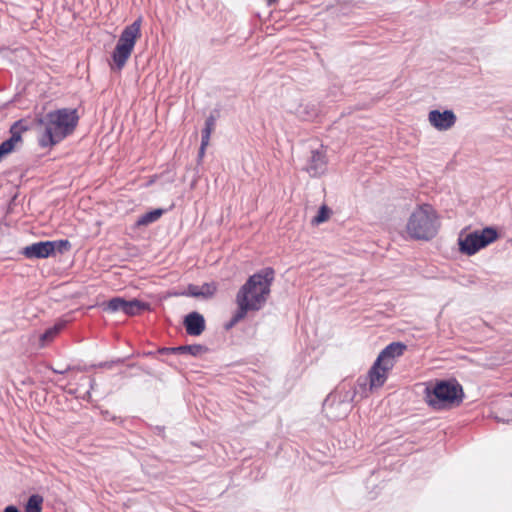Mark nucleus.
I'll return each instance as SVG.
<instances>
[{
  "mask_svg": "<svg viewBox=\"0 0 512 512\" xmlns=\"http://www.w3.org/2000/svg\"><path fill=\"white\" fill-rule=\"evenodd\" d=\"M78 121L77 110L71 108H61L37 116L35 123L38 132V145L47 149L59 144L74 132Z\"/></svg>",
  "mask_w": 512,
  "mask_h": 512,
  "instance_id": "f257e3e1",
  "label": "nucleus"
},
{
  "mask_svg": "<svg viewBox=\"0 0 512 512\" xmlns=\"http://www.w3.org/2000/svg\"><path fill=\"white\" fill-rule=\"evenodd\" d=\"M275 279V270L265 267L249 276L240 287L236 296L248 301L256 309L261 310L267 303L271 293V286Z\"/></svg>",
  "mask_w": 512,
  "mask_h": 512,
  "instance_id": "f03ea898",
  "label": "nucleus"
},
{
  "mask_svg": "<svg viewBox=\"0 0 512 512\" xmlns=\"http://www.w3.org/2000/svg\"><path fill=\"white\" fill-rule=\"evenodd\" d=\"M439 227L435 209L430 204H422L410 215L406 230L412 239L428 241L437 235Z\"/></svg>",
  "mask_w": 512,
  "mask_h": 512,
  "instance_id": "7ed1b4c3",
  "label": "nucleus"
},
{
  "mask_svg": "<svg viewBox=\"0 0 512 512\" xmlns=\"http://www.w3.org/2000/svg\"><path fill=\"white\" fill-rule=\"evenodd\" d=\"M465 394L462 385L456 379L441 380L431 389H425V399L435 409L459 406Z\"/></svg>",
  "mask_w": 512,
  "mask_h": 512,
  "instance_id": "20e7f679",
  "label": "nucleus"
},
{
  "mask_svg": "<svg viewBox=\"0 0 512 512\" xmlns=\"http://www.w3.org/2000/svg\"><path fill=\"white\" fill-rule=\"evenodd\" d=\"M322 409L328 419L338 421L348 416L352 406L338 400L334 395H328L323 402Z\"/></svg>",
  "mask_w": 512,
  "mask_h": 512,
  "instance_id": "39448f33",
  "label": "nucleus"
},
{
  "mask_svg": "<svg viewBox=\"0 0 512 512\" xmlns=\"http://www.w3.org/2000/svg\"><path fill=\"white\" fill-rule=\"evenodd\" d=\"M327 165L328 159L326 151L323 149V146H321L320 148L311 151V155L307 160L304 170L311 177H320L326 172Z\"/></svg>",
  "mask_w": 512,
  "mask_h": 512,
  "instance_id": "423d86ee",
  "label": "nucleus"
},
{
  "mask_svg": "<svg viewBox=\"0 0 512 512\" xmlns=\"http://www.w3.org/2000/svg\"><path fill=\"white\" fill-rule=\"evenodd\" d=\"M406 349L407 346L403 342H392L379 353L376 360L381 362L386 369L392 370L397 358L401 357Z\"/></svg>",
  "mask_w": 512,
  "mask_h": 512,
  "instance_id": "0eeeda50",
  "label": "nucleus"
},
{
  "mask_svg": "<svg viewBox=\"0 0 512 512\" xmlns=\"http://www.w3.org/2000/svg\"><path fill=\"white\" fill-rule=\"evenodd\" d=\"M428 120L438 131H447L455 125L457 117L452 110H431L428 114Z\"/></svg>",
  "mask_w": 512,
  "mask_h": 512,
  "instance_id": "6e6552de",
  "label": "nucleus"
},
{
  "mask_svg": "<svg viewBox=\"0 0 512 512\" xmlns=\"http://www.w3.org/2000/svg\"><path fill=\"white\" fill-rule=\"evenodd\" d=\"M141 23L142 18L139 17L133 23L126 26L121 32L117 43L133 50L137 38L141 35Z\"/></svg>",
  "mask_w": 512,
  "mask_h": 512,
  "instance_id": "1a4fd4ad",
  "label": "nucleus"
},
{
  "mask_svg": "<svg viewBox=\"0 0 512 512\" xmlns=\"http://www.w3.org/2000/svg\"><path fill=\"white\" fill-rule=\"evenodd\" d=\"M22 254L28 259H43L53 255V244L50 241H40L26 246Z\"/></svg>",
  "mask_w": 512,
  "mask_h": 512,
  "instance_id": "9d476101",
  "label": "nucleus"
},
{
  "mask_svg": "<svg viewBox=\"0 0 512 512\" xmlns=\"http://www.w3.org/2000/svg\"><path fill=\"white\" fill-rule=\"evenodd\" d=\"M183 324L186 329V333L190 336H199L206 328L204 316L197 311L187 314L184 318Z\"/></svg>",
  "mask_w": 512,
  "mask_h": 512,
  "instance_id": "9b49d317",
  "label": "nucleus"
},
{
  "mask_svg": "<svg viewBox=\"0 0 512 512\" xmlns=\"http://www.w3.org/2000/svg\"><path fill=\"white\" fill-rule=\"evenodd\" d=\"M389 371L391 370L386 369V367L381 362L375 360L367 375L370 389L382 387L387 380Z\"/></svg>",
  "mask_w": 512,
  "mask_h": 512,
  "instance_id": "f8f14e48",
  "label": "nucleus"
},
{
  "mask_svg": "<svg viewBox=\"0 0 512 512\" xmlns=\"http://www.w3.org/2000/svg\"><path fill=\"white\" fill-rule=\"evenodd\" d=\"M208 351V348L201 344L182 345L178 347H162L158 349V353L166 354H189L191 356H199Z\"/></svg>",
  "mask_w": 512,
  "mask_h": 512,
  "instance_id": "ddd939ff",
  "label": "nucleus"
},
{
  "mask_svg": "<svg viewBox=\"0 0 512 512\" xmlns=\"http://www.w3.org/2000/svg\"><path fill=\"white\" fill-rule=\"evenodd\" d=\"M329 395H334L340 401H343L349 406H352V402L358 395L357 388L351 382H341Z\"/></svg>",
  "mask_w": 512,
  "mask_h": 512,
  "instance_id": "4468645a",
  "label": "nucleus"
},
{
  "mask_svg": "<svg viewBox=\"0 0 512 512\" xmlns=\"http://www.w3.org/2000/svg\"><path fill=\"white\" fill-rule=\"evenodd\" d=\"M459 246L460 251L469 256L482 249L474 232L467 234L464 238H459Z\"/></svg>",
  "mask_w": 512,
  "mask_h": 512,
  "instance_id": "2eb2a0df",
  "label": "nucleus"
},
{
  "mask_svg": "<svg viewBox=\"0 0 512 512\" xmlns=\"http://www.w3.org/2000/svg\"><path fill=\"white\" fill-rule=\"evenodd\" d=\"M133 50L121 45V44H116L113 52H112V60L116 66V68L118 70H121L127 60L129 59V57L131 56Z\"/></svg>",
  "mask_w": 512,
  "mask_h": 512,
  "instance_id": "dca6fc26",
  "label": "nucleus"
},
{
  "mask_svg": "<svg viewBox=\"0 0 512 512\" xmlns=\"http://www.w3.org/2000/svg\"><path fill=\"white\" fill-rule=\"evenodd\" d=\"M150 309V304L138 299L125 300L123 313L127 316H135Z\"/></svg>",
  "mask_w": 512,
  "mask_h": 512,
  "instance_id": "f3484780",
  "label": "nucleus"
},
{
  "mask_svg": "<svg viewBox=\"0 0 512 512\" xmlns=\"http://www.w3.org/2000/svg\"><path fill=\"white\" fill-rule=\"evenodd\" d=\"M474 233H476V237L481 248L493 243L499 237L497 230L493 227H485L482 230L474 231Z\"/></svg>",
  "mask_w": 512,
  "mask_h": 512,
  "instance_id": "a211bd4d",
  "label": "nucleus"
},
{
  "mask_svg": "<svg viewBox=\"0 0 512 512\" xmlns=\"http://www.w3.org/2000/svg\"><path fill=\"white\" fill-rule=\"evenodd\" d=\"M235 302L237 304V309L234 312V314L232 315V318L237 323H239L241 320H243L247 316L248 312L259 311L254 306H252L248 301L243 300V299L239 298L238 296H236Z\"/></svg>",
  "mask_w": 512,
  "mask_h": 512,
  "instance_id": "6ab92c4d",
  "label": "nucleus"
},
{
  "mask_svg": "<svg viewBox=\"0 0 512 512\" xmlns=\"http://www.w3.org/2000/svg\"><path fill=\"white\" fill-rule=\"evenodd\" d=\"M164 213L163 209H154L141 215L137 221L136 226H148L156 222Z\"/></svg>",
  "mask_w": 512,
  "mask_h": 512,
  "instance_id": "aec40b11",
  "label": "nucleus"
},
{
  "mask_svg": "<svg viewBox=\"0 0 512 512\" xmlns=\"http://www.w3.org/2000/svg\"><path fill=\"white\" fill-rule=\"evenodd\" d=\"M65 325V321L55 323L52 327L45 330V332L40 336V341L42 343L52 341L63 330Z\"/></svg>",
  "mask_w": 512,
  "mask_h": 512,
  "instance_id": "412c9836",
  "label": "nucleus"
},
{
  "mask_svg": "<svg viewBox=\"0 0 512 512\" xmlns=\"http://www.w3.org/2000/svg\"><path fill=\"white\" fill-rule=\"evenodd\" d=\"M43 497L39 494H33L29 497L26 505L25 512H41L42 511Z\"/></svg>",
  "mask_w": 512,
  "mask_h": 512,
  "instance_id": "4be33fe9",
  "label": "nucleus"
},
{
  "mask_svg": "<svg viewBox=\"0 0 512 512\" xmlns=\"http://www.w3.org/2000/svg\"><path fill=\"white\" fill-rule=\"evenodd\" d=\"M125 299L121 297H114L110 299L108 302L103 303V310L115 313V312H122L124 307Z\"/></svg>",
  "mask_w": 512,
  "mask_h": 512,
  "instance_id": "5701e85b",
  "label": "nucleus"
},
{
  "mask_svg": "<svg viewBox=\"0 0 512 512\" xmlns=\"http://www.w3.org/2000/svg\"><path fill=\"white\" fill-rule=\"evenodd\" d=\"M354 387L357 388L358 394L361 398H365L369 395L370 389L368 377H359Z\"/></svg>",
  "mask_w": 512,
  "mask_h": 512,
  "instance_id": "b1692460",
  "label": "nucleus"
},
{
  "mask_svg": "<svg viewBox=\"0 0 512 512\" xmlns=\"http://www.w3.org/2000/svg\"><path fill=\"white\" fill-rule=\"evenodd\" d=\"M200 297L204 299L212 298L216 291H217V285L215 282H207L200 286Z\"/></svg>",
  "mask_w": 512,
  "mask_h": 512,
  "instance_id": "393cba45",
  "label": "nucleus"
},
{
  "mask_svg": "<svg viewBox=\"0 0 512 512\" xmlns=\"http://www.w3.org/2000/svg\"><path fill=\"white\" fill-rule=\"evenodd\" d=\"M329 216H330V209L326 205H322L319 208L317 215L313 218L312 223L316 224V225L321 224V223L327 221Z\"/></svg>",
  "mask_w": 512,
  "mask_h": 512,
  "instance_id": "a878e982",
  "label": "nucleus"
},
{
  "mask_svg": "<svg viewBox=\"0 0 512 512\" xmlns=\"http://www.w3.org/2000/svg\"><path fill=\"white\" fill-rule=\"evenodd\" d=\"M53 244V254L55 252L64 253L71 248V243L67 239L50 241Z\"/></svg>",
  "mask_w": 512,
  "mask_h": 512,
  "instance_id": "bb28decb",
  "label": "nucleus"
},
{
  "mask_svg": "<svg viewBox=\"0 0 512 512\" xmlns=\"http://www.w3.org/2000/svg\"><path fill=\"white\" fill-rule=\"evenodd\" d=\"M200 286L195 284H189L187 286V289L180 293V295L188 296V297H195V298H201L200 297Z\"/></svg>",
  "mask_w": 512,
  "mask_h": 512,
  "instance_id": "cd10ccee",
  "label": "nucleus"
},
{
  "mask_svg": "<svg viewBox=\"0 0 512 512\" xmlns=\"http://www.w3.org/2000/svg\"><path fill=\"white\" fill-rule=\"evenodd\" d=\"M212 131H213L212 129L206 128V127H204L202 129L201 142H203L204 145H208L209 144V140H210V136H211Z\"/></svg>",
  "mask_w": 512,
  "mask_h": 512,
  "instance_id": "c85d7f7f",
  "label": "nucleus"
},
{
  "mask_svg": "<svg viewBox=\"0 0 512 512\" xmlns=\"http://www.w3.org/2000/svg\"><path fill=\"white\" fill-rule=\"evenodd\" d=\"M215 123H216V119L213 115H210L209 117L206 118L205 120V127L206 128H210V129H214L215 127Z\"/></svg>",
  "mask_w": 512,
  "mask_h": 512,
  "instance_id": "c756f323",
  "label": "nucleus"
},
{
  "mask_svg": "<svg viewBox=\"0 0 512 512\" xmlns=\"http://www.w3.org/2000/svg\"><path fill=\"white\" fill-rule=\"evenodd\" d=\"M123 362H124L123 359H117L116 361H111V362H106V363L100 364V366L111 368L114 364H119V363H123Z\"/></svg>",
  "mask_w": 512,
  "mask_h": 512,
  "instance_id": "7c9ffc66",
  "label": "nucleus"
},
{
  "mask_svg": "<svg viewBox=\"0 0 512 512\" xmlns=\"http://www.w3.org/2000/svg\"><path fill=\"white\" fill-rule=\"evenodd\" d=\"M207 146L208 145H204L203 142H201V145H200V148H199V152H198L199 159H202L204 157L205 150H206Z\"/></svg>",
  "mask_w": 512,
  "mask_h": 512,
  "instance_id": "2f4dec72",
  "label": "nucleus"
},
{
  "mask_svg": "<svg viewBox=\"0 0 512 512\" xmlns=\"http://www.w3.org/2000/svg\"><path fill=\"white\" fill-rule=\"evenodd\" d=\"M51 369H52V371H53L54 373H57V374H66L68 371H70V370H71V366H67V367H66V368H64V369H54V368H51Z\"/></svg>",
  "mask_w": 512,
  "mask_h": 512,
  "instance_id": "473e14b6",
  "label": "nucleus"
},
{
  "mask_svg": "<svg viewBox=\"0 0 512 512\" xmlns=\"http://www.w3.org/2000/svg\"><path fill=\"white\" fill-rule=\"evenodd\" d=\"M237 324V322L234 321V319L231 317V319L225 324V329L226 330H230L232 329L235 325Z\"/></svg>",
  "mask_w": 512,
  "mask_h": 512,
  "instance_id": "72a5a7b5",
  "label": "nucleus"
},
{
  "mask_svg": "<svg viewBox=\"0 0 512 512\" xmlns=\"http://www.w3.org/2000/svg\"><path fill=\"white\" fill-rule=\"evenodd\" d=\"M4 512H19V509L14 505H9L4 509Z\"/></svg>",
  "mask_w": 512,
  "mask_h": 512,
  "instance_id": "f704fd0d",
  "label": "nucleus"
},
{
  "mask_svg": "<svg viewBox=\"0 0 512 512\" xmlns=\"http://www.w3.org/2000/svg\"><path fill=\"white\" fill-rule=\"evenodd\" d=\"M269 5L275 3L277 0H266Z\"/></svg>",
  "mask_w": 512,
  "mask_h": 512,
  "instance_id": "c9c22d12",
  "label": "nucleus"
}]
</instances>
